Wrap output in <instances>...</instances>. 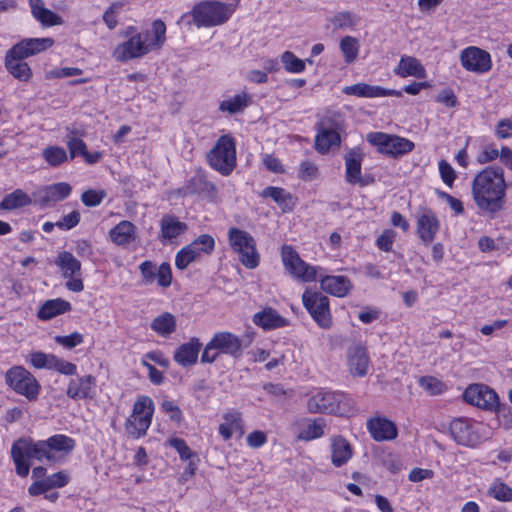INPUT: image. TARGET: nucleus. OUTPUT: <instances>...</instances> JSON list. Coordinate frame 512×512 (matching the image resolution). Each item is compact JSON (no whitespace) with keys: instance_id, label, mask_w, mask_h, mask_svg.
<instances>
[{"instance_id":"9b49d317","label":"nucleus","mask_w":512,"mask_h":512,"mask_svg":"<svg viewBox=\"0 0 512 512\" xmlns=\"http://www.w3.org/2000/svg\"><path fill=\"white\" fill-rule=\"evenodd\" d=\"M304 307L308 310L313 320L323 329L332 325L329 309V299L320 292L305 290L302 295Z\"/></svg>"},{"instance_id":"f3484780","label":"nucleus","mask_w":512,"mask_h":512,"mask_svg":"<svg viewBox=\"0 0 512 512\" xmlns=\"http://www.w3.org/2000/svg\"><path fill=\"white\" fill-rule=\"evenodd\" d=\"M216 348L219 354H227L238 358L243 351L240 338L230 332H218L209 341V349Z\"/></svg>"},{"instance_id":"58836bf2","label":"nucleus","mask_w":512,"mask_h":512,"mask_svg":"<svg viewBox=\"0 0 512 512\" xmlns=\"http://www.w3.org/2000/svg\"><path fill=\"white\" fill-rule=\"evenodd\" d=\"M111 240L117 245H126L135 239V226L130 221H121L110 231Z\"/></svg>"},{"instance_id":"473e14b6","label":"nucleus","mask_w":512,"mask_h":512,"mask_svg":"<svg viewBox=\"0 0 512 512\" xmlns=\"http://www.w3.org/2000/svg\"><path fill=\"white\" fill-rule=\"evenodd\" d=\"M55 264L60 268L64 278L81 276V262L71 252H60L55 260Z\"/></svg>"},{"instance_id":"a19ab883","label":"nucleus","mask_w":512,"mask_h":512,"mask_svg":"<svg viewBox=\"0 0 512 512\" xmlns=\"http://www.w3.org/2000/svg\"><path fill=\"white\" fill-rule=\"evenodd\" d=\"M31 203L30 197L21 189L6 195L0 203V210H14Z\"/></svg>"},{"instance_id":"a18cd8bd","label":"nucleus","mask_w":512,"mask_h":512,"mask_svg":"<svg viewBox=\"0 0 512 512\" xmlns=\"http://www.w3.org/2000/svg\"><path fill=\"white\" fill-rule=\"evenodd\" d=\"M199 253L191 248L190 245L185 246L177 252L175 256V266L180 269H186L190 263L199 259Z\"/></svg>"},{"instance_id":"bf43d9fd","label":"nucleus","mask_w":512,"mask_h":512,"mask_svg":"<svg viewBox=\"0 0 512 512\" xmlns=\"http://www.w3.org/2000/svg\"><path fill=\"white\" fill-rule=\"evenodd\" d=\"M43 480L45 482L46 488L50 490L54 488L64 487L68 483L69 477L67 474L60 471L45 477Z\"/></svg>"},{"instance_id":"1a4fd4ad","label":"nucleus","mask_w":512,"mask_h":512,"mask_svg":"<svg viewBox=\"0 0 512 512\" xmlns=\"http://www.w3.org/2000/svg\"><path fill=\"white\" fill-rule=\"evenodd\" d=\"M367 141L378 147V151L392 157L407 154L414 149V143L409 139L382 132H371L366 136Z\"/></svg>"},{"instance_id":"412c9836","label":"nucleus","mask_w":512,"mask_h":512,"mask_svg":"<svg viewBox=\"0 0 512 512\" xmlns=\"http://www.w3.org/2000/svg\"><path fill=\"white\" fill-rule=\"evenodd\" d=\"M367 429L371 437L378 442L389 441L397 436L396 425L383 417L369 419L367 421Z\"/></svg>"},{"instance_id":"0e129e2a","label":"nucleus","mask_w":512,"mask_h":512,"mask_svg":"<svg viewBox=\"0 0 512 512\" xmlns=\"http://www.w3.org/2000/svg\"><path fill=\"white\" fill-rule=\"evenodd\" d=\"M395 240V232L391 229L383 231V233L377 238V247L385 252H389L392 249Z\"/></svg>"},{"instance_id":"b1692460","label":"nucleus","mask_w":512,"mask_h":512,"mask_svg":"<svg viewBox=\"0 0 512 512\" xmlns=\"http://www.w3.org/2000/svg\"><path fill=\"white\" fill-rule=\"evenodd\" d=\"M95 384L96 379L92 375L72 379L67 388V396L73 400L92 398Z\"/></svg>"},{"instance_id":"6e6d98bb","label":"nucleus","mask_w":512,"mask_h":512,"mask_svg":"<svg viewBox=\"0 0 512 512\" xmlns=\"http://www.w3.org/2000/svg\"><path fill=\"white\" fill-rule=\"evenodd\" d=\"M419 383L424 390L432 395L441 394L445 389L444 383L433 376H424L420 379Z\"/></svg>"},{"instance_id":"e2e57ef3","label":"nucleus","mask_w":512,"mask_h":512,"mask_svg":"<svg viewBox=\"0 0 512 512\" xmlns=\"http://www.w3.org/2000/svg\"><path fill=\"white\" fill-rule=\"evenodd\" d=\"M156 278L158 280V284L161 287H168L172 281V272L170 264L167 262H163L158 270L156 271Z\"/></svg>"},{"instance_id":"5701e85b","label":"nucleus","mask_w":512,"mask_h":512,"mask_svg":"<svg viewBox=\"0 0 512 512\" xmlns=\"http://www.w3.org/2000/svg\"><path fill=\"white\" fill-rule=\"evenodd\" d=\"M71 186L66 182H59L44 187L38 192V202L42 206H49L66 199L71 193Z\"/></svg>"},{"instance_id":"8fccbe9b","label":"nucleus","mask_w":512,"mask_h":512,"mask_svg":"<svg viewBox=\"0 0 512 512\" xmlns=\"http://www.w3.org/2000/svg\"><path fill=\"white\" fill-rule=\"evenodd\" d=\"M189 245L196 250L199 253V257H201L202 253L210 254L214 250L215 242L212 236L202 234Z\"/></svg>"},{"instance_id":"aec40b11","label":"nucleus","mask_w":512,"mask_h":512,"mask_svg":"<svg viewBox=\"0 0 512 512\" xmlns=\"http://www.w3.org/2000/svg\"><path fill=\"white\" fill-rule=\"evenodd\" d=\"M25 59L21 53L13 52V48H10L5 55V68L14 78L22 82H28L32 78V70L24 61Z\"/></svg>"},{"instance_id":"09e8293b","label":"nucleus","mask_w":512,"mask_h":512,"mask_svg":"<svg viewBox=\"0 0 512 512\" xmlns=\"http://www.w3.org/2000/svg\"><path fill=\"white\" fill-rule=\"evenodd\" d=\"M284 68L291 73H300L305 69V62L296 57L292 52L285 51L281 56Z\"/></svg>"},{"instance_id":"5fc2aeb1","label":"nucleus","mask_w":512,"mask_h":512,"mask_svg":"<svg viewBox=\"0 0 512 512\" xmlns=\"http://www.w3.org/2000/svg\"><path fill=\"white\" fill-rule=\"evenodd\" d=\"M105 197L106 192L104 190L88 189L82 193L81 201L87 207H95L100 205Z\"/></svg>"},{"instance_id":"69168bd1","label":"nucleus","mask_w":512,"mask_h":512,"mask_svg":"<svg viewBox=\"0 0 512 512\" xmlns=\"http://www.w3.org/2000/svg\"><path fill=\"white\" fill-rule=\"evenodd\" d=\"M55 341L65 348L72 349L83 342V336L78 332H74L67 336H56Z\"/></svg>"},{"instance_id":"0eeeda50","label":"nucleus","mask_w":512,"mask_h":512,"mask_svg":"<svg viewBox=\"0 0 512 512\" xmlns=\"http://www.w3.org/2000/svg\"><path fill=\"white\" fill-rule=\"evenodd\" d=\"M228 240L242 265L248 269H254L259 265L260 256L256 249V241L250 233L231 227L228 230Z\"/></svg>"},{"instance_id":"c9c22d12","label":"nucleus","mask_w":512,"mask_h":512,"mask_svg":"<svg viewBox=\"0 0 512 512\" xmlns=\"http://www.w3.org/2000/svg\"><path fill=\"white\" fill-rule=\"evenodd\" d=\"M400 77L413 76L416 78L425 77V69L418 59L411 56H402L398 66L394 70Z\"/></svg>"},{"instance_id":"774afa93","label":"nucleus","mask_w":512,"mask_h":512,"mask_svg":"<svg viewBox=\"0 0 512 512\" xmlns=\"http://www.w3.org/2000/svg\"><path fill=\"white\" fill-rule=\"evenodd\" d=\"M439 172L443 182L451 187L456 177L453 167L447 161L441 160L439 162Z\"/></svg>"},{"instance_id":"2eb2a0df","label":"nucleus","mask_w":512,"mask_h":512,"mask_svg":"<svg viewBox=\"0 0 512 512\" xmlns=\"http://www.w3.org/2000/svg\"><path fill=\"white\" fill-rule=\"evenodd\" d=\"M466 402L485 409H493L498 405L496 392L482 384L470 385L464 392Z\"/></svg>"},{"instance_id":"7c9ffc66","label":"nucleus","mask_w":512,"mask_h":512,"mask_svg":"<svg viewBox=\"0 0 512 512\" xmlns=\"http://www.w3.org/2000/svg\"><path fill=\"white\" fill-rule=\"evenodd\" d=\"M363 156L361 153L352 150L345 156V180L349 184L364 185L361 176V163Z\"/></svg>"},{"instance_id":"4c0bfd02","label":"nucleus","mask_w":512,"mask_h":512,"mask_svg":"<svg viewBox=\"0 0 512 512\" xmlns=\"http://www.w3.org/2000/svg\"><path fill=\"white\" fill-rule=\"evenodd\" d=\"M151 329L162 337H169L176 331V318L169 312L162 313L155 317L151 324Z\"/></svg>"},{"instance_id":"7ed1b4c3","label":"nucleus","mask_w":512,"mask_h":512,"mask_svg":"<svg viewBox=\"0 0 512 512\" xmlns=\"http://www.w3.org/2000/svg\"><path fill=\"white\" fill-rule=\"evenodd\" d=\"M450 434L457 444L476 447L491 437V429L482 422L457 418L450 424Z\"/></svg>"},{"instance_id":"4468645a","label":"nucleus","mask_w":512,"mask_h":512,"mask_svg":"<svg viewBox=\"0 0 512 512\" xmlns=\"http://www.w3.org/2000/svg\"><path fill=\"white\" fill-rule=\"evenodd\" d=\"M462 66L476 73H485L491 69L492 62L490 54L478 47H468L461 52Z\"/></svg>"},{"instance_id":"393cba45","label":"nucleus","mask_w":512,"mask_h":512,"mask_svg":"<svg viewBox=\"0 0 512 512\" xmlns=\"http://www.w3.org/2000/svg\"><path fill=\"white\" fill-rule=\"evenodd\" d=\"M183 195L199 194L210 199H215L218 193L216 186L208 181L204 175L193 176L182 188Z\"/></svg>"},{"instance_id":"ddd939ff","label":"nucleus","mask_w":512,"mask_h":512,"mask_svg":"<svg viewBox=\"0 0 512 512\" xmlns=\"http://www.w3.org/2000/svg\"><path fill=\"white\" fill-rule=\"evenodd\" d=\"M281 256L284 266L295 278L304 282L316 279V269L304 262L291 246L284 245Z\"/></svg>"},{"instance_id":"bb28decb","label":"nucleus","mask_w":512,"mask_h":512,"mask_svg":"<svg viewBox=\"0 0 512 512\" xmlns=\"http://www.w3.org/2000/svg\"><path fill=\"white\" fill-rule=\"evenodd\" d=\"M201 343L198 338H191L189 342L181 344L174 353V360L182 367H188L197 362Z\"/></svg>"},{"instance_id":"c85d7f7f","label":"nucleus","mask_w":512,"mask_h":512,"mask_svg":"<svg viewBox=\"0 0 512 512\" xmlns=\"http://www.w3.org/2000/svg\"><path fill=\"white\" fill-rule=\"evenodd\" d=\"M352 455V447L344 437L335 436L331 439V462L335 467L346 464Z\"/></svg>"},{"instance_id":"c756f323","label":"nucleus","mask_w":512,"mask_h":512,"mask_svg":"<svg viewBox=\"0 0 512 512\" xmlns=\"http://www.w3.org/2000/svg\"><path fill=\"white\" fill-rule=\"evenodd\" d=\"M321 289L325 292L337 296L344 297L352 288V284L346 276H325L320 281Z\"/></svg>"},{"instance_id":"c03bdc74","label":"nucleus","mask_w":512,"mask_h":512,"mask_svg":"<svg viewBox=\"0 0 512 512\" xmlns=\"http://www.w3.org/2000/svg\"><path fill=\"white\" fill-rule=\"evenodd\" d=\"M42 156L52 167H56L65 163L69 158L66 150L60 146L46 147L42 152Z\"/></svg>"},{"instance_id":"13d9d810","label":"nucleus","mask_w":512,"mask_h":512,"mask_svg":"<svg viewBox=\"0 0 512 512\" xmlns=\"http://www.w3.org/2000/svg\"><path fill=\"white\" fill-rule=\"evenodd\" d=\"M168 444L178 452L182 460H189L195 456L186 442L181 438H171L169 439Z\"/></svg>"},{"instance_id":"37998d69","label":"nucleus","mask_w":512,"mask_h":512,"mask_svg":"<svg viewBox=\"0 0 512 512\" xmlns=\"http://www.w3.org/2000/svg\"><path fill=\"white\" fill-rule=\"evenodd\" d=\"M249 103V96L245 93L235 95L234 97L224 100L219 105V110L229 114L242 112Z\"/></svg>"},{"instance_id":"49530a36","label":"nucleus","mask_w":512,"mask_h":512,"mask_svg":"<svg viewBox=\"0 0 512 512\" xmlns=\"http://www.w3.org/2000/svg\"><path fill=\"white\" fill-rule=\"evenodd\" d=\"M340 49L347 63L353 62L358 55V41L351 36H345L340 41Z\"/></svg>"},{"instance_id":"e433bc0d","label":"nucleus","mask_w":512,"mask_h":512,"mask_svg":"<svg viewBox=\"0 0 512 512\" xmlns=\"http://www.w3.org/2000/svg\"><path fill=\"white\" fill-rule=\"evenodd\" d=\"M260 195L263 198H271L284 212L292 210L295 205L292 194L280 187H266Z\"/></svg>"},{"instance_id":"6ab92c4d","label":"nucleus","mask_w":512,"mask_h":512,"mask_svg":"<svg viewBox=\"0 0 512 512\" xmlns=\"http://www.w3.org/2000/svg\"><path fill=\"white\" fill-rule=\"evenodd\" d=\"M343 93L364 98H377L386 96L401 97L402 91L394 89H386L381 86H373L366 83H356L343 88Z\"/></svg>"},{"instance_id":"2f4dec72","label":"nucleus","mask_w":512,"mask_h":512,"mask_svg":"<svg viewBox=\"0 0 512 512\" xmlns=\"http://www.w3.org/2000/svg\"><path fill=\"white\" fill-rule=\"evenodd\" d=\"M72 309L70 302L62 299H49L46 300L38 310L37 316L39 319L47 321L58 315L69 312Z\"/></svg>"},{"instance_id":"a878e982","label":"nucleus","mask_w":512,"mask_h":512,"mask_svg":"<svg viewBox=\"0 0 512 512\" xmlns=\"http://www.w3.org/2000/svg\"><path fill=\"white\" fill-rule=\"evenodd\" d=\"M54 44V40L52 38H26L15 44L11 48H13V52L21 53L22 56L28 58L40 52L47 50L52 47Z\"/></svg>"},{"instance_id":"79ce46f5","label":"nucleus","mask_w":512,"mask_h":512,"mask_svg":"<svg viewBox=\"0 0 512 512\" xmlns=\"http://www.w3.org/2000/svg\"><path fill=\"white\" fill-rule=\"evenodd\" d=\"M326 422L323 418L309 420L302 428L299 438L305 441H310L321 437L324 434Z\"/></svg>"},{"instance_id":"f8f14e48","label":"nucleus","mask_w":512,"mask_h":512,"mask_svg":"<svg viewBox=\"0 0 512 512\" xmlns=\"http://www.w3.org/2000/svg\"><path fill=\"white\" fill-rule=\"evenodd\" d=\"M150 33L132 35L127 41L119 44L114 50V57L121 62L140 58L152 50V44L148 43Z\"/></svg>"},{"instance_id":"9d476101","label":"nucleus","mask_w":512,"mask_h":512,"mask_svg":"<svg viewBox=\"0 0 512 512\" xmlns=\"http://www.w3.org/2000/svg\"><path fill=\"white\" fill-rule=\"evenodd\" d=\"M344 400L343 393L320 390L308 399L307 409L310 413L344 414Z\"/></svg>"},{"instance_id":"20e7f679","label":"nucleus","mask_w":512,"mask_h":512,"mask_svg":"<svg viewBox=\"0 0 512 512\" xmlns=\"http://www.w3.org/2000/svg\"><path fill=\"white\" fill-rule=\"evenodd\" d=\"M344 129V119L339 112L327 111L318 121V133L315 138V149L324 154L333 146H339L340 133Z\"/></svg>"},{"instance_id":"f03ea898","label":"nucleus","mask_w":512,"mask_h":512,"mask_svg":"<svg viewBox=\"0 0 512 512\" xmlns=\"http://www.w3.org/2000/svg\"><path fill=\"white\" fill-rule=\"evenodd\" d=\"M507 184L500 167H487L472 182L473 199L477 207L491 215L503 209Z\"/></svg>"},{"instance_id":"72a5a7b5","label":"nucleus","mask_w":512,"mask_h":512,"mask_svg":"<svg viewBox=\"0 0 512 512\" xmlns=\"http://www.w3.org/2000/svg\"><path fill=\"white\" fill-rule=\"evenodd\" d=\"M223 419L224 422L219 426V433L224 440L230 439L234 433H239V435L244 433L240 412L231 411L225 413Z\"/></svg>"},{"instance_id":"864d4df0","label":"nucleus","mask_w":512,"mask_h":512,"mask_svg":"<svg viewBox=\"0 0 512 512\" xmlns=\"http://www.w3.org/2000/svg\"><path fill=\"white\" fill-rule=\"evenodd\" d=\"M489 493L499 501H512V488L503 482L496 481L490 487Z\"/></svg>"},{"instance_id":"603ef678","label":"nucleus","mask_w":512,"mask_h":512,"mask_svg":"<svg viewBox=\"0 0 512 512\" xmlns=\"http://www.w3.org/2000/svg\"><path fill=\"white\" fill-rule=\"evenodd\" d=\"M330 23L335 29H343L352 27L356 23L355 16L349 11H342L336 13L331 19Z\"/></svg>"},{"instance_id":"cd10ccee","label":"nucleus","mask_w":512,"mask_h":512,"mask_svg":"<svg viewBox=\"0 0 512 512\" xmlns=\"http://www.w3.org/2000/svg\"><path fill=\"white\" fill-rule=\"evenodd\" d=\"M253 322L264 330H272L288 325V320L270 307L256 313L253 316Z\"/></svg>"},{"instance_id":"338daca9","label":"nucleus","mask_w":512,"mask_h":512,"mask_svg":"<svg viewBox=\"0 0 512 512\" xmlns=\"http://www.w3.org/2000/svg\"><path fill=\"white\" fill-rule=\"evenodd\" d=\"M67 146L70 153V159H74L77 155L84 156V153L87 152L86 144L80 138L71 137L67 141Z\"/></svg>"},{"instance_id":"ea45409f","label":"nucleus","mask_w":512,"mask_h":512,"mask_svg":"<svg viewBox=\"0 0 512 512\" xmlns=\"http://www.w3.org/2000/svg\"><path fill=\"white\" fill-rule=\"evenodd\" d=\"M152 418L131 415L125 424L126 432L129 436L138 439L146 435L151 424Z\"/></svg>"},{"instance_id":"4d7b16f0","label":"nucleus","mask_w":512,"mask_h":512,"mask_svg":"<svg viewBox=\"0 0 512 512\" xmlns=\"http://www.w3.org/2000/svg\"><path fill=\"white\" fill-rule=\"evenodd\" d=\"M51 360V366L50 369H54L62 374L65 375H73L76 372V365L65 361L61 358H58L57 356L53 355Z\"/></svg>"},{"instance_id":"de8ad7c7","label":"nucleus","mask_w":512,"mask_h":512,"mask_svg":"<svg viewBox=\"0 0 512 512\" xmlns=\"http://www.w3.org/2000/svg\"><path fill=\"white\" fill-rule=\"evenodd\" d=\"M153 413L154 403L152 399L148 396H140L134 403L133 412L131 415L152 418Z\"/></svg>"},{"instance_id":"f257e3e1","label":"nucleus","mask_w":512,"mask_h":512,"mask_svg":"<svg viewBox=\"0 0 512 512\" xmlns=\"http://www.w3.org/2000/svg\"><path fill=\"white\" fill-rule=\"evenodd\" d=\"M74 447V439L63 434H56L47 440L36 442L32 439L20 438L12 444L11 457L16 467V473L21 477H26L29 474L30 464L25 458L57 463L69 455Z\"/></svg>"},{"instance_id":"f704fd0d","label":"nucleus","mask_w":512,"mask_h":512,"mask_svg":"<svg viewBox=\"0 0 512 512\" xmlns=\"http://www.w3.org/2000/svg\"><path fill=\"white\" fill-rule=\"evenodd\" d=\"M31 13L39 22L45 26L62 24V18L56 13L44 7L43 0H28Z\"/></svg>"},{"instance_id":"dca6fc26","label":"nucleus","mask_w":512,"mask_h":512,"mask_svg":"<svg viewBox=\"0 0 512 512\" xmlns=\"http://www.w3.org/2000/svg\"><path fill=\"white\" fill-rule=\"evenodd\" d=\"M417 235L426 245H430L439 231L440 223L436 214L430 209H422L416 215Z\"/></svg>"},{"instance_id":"39448f33","label":"nucleus","mask_w":512,"mask_h":512,"mask_svg":"<svg viewBox=\"0 0 512 512\" xmlns=\"http://www.w3.org/2000/svg\"><path fill=\"white\" fill-rule=\"evenodd\" d=\"M210 166L224 176L231 174L236 166V143L230 135L218 138L207 154Z\"/></svg>"},{"instance_id":"3c124183","label":"nucleus","mask_w":512,"mask_h":512,"mask_svg":"<svg viewBox=\"0 0 512 512\" xmlns=\"http://www.w3.org/2000/svg\"><path fill=\"white\" fill-rule=\"evenodd\" d=\"M152 33H153V37L154 39L152 41H150L148 39V43L149 44H152V49L153 48H161L166 40V25L165 23L158 19V20H155L152 24Z\"/></svg>"},{"instance_id":"4be33fe9","label":"nucleus","mask_w":512,"mask_h":512,"mask_svg":"<svg viewBox=\"0 0 512 512\" xmlns=\"http://www.w3.org/2000/svg\"><path fill=\"white\" fill-rule=\"evenodd\" d=\"M349 371L353 376L363 377L368 372L369 357L361 345L349 347L347 352Z\"/></svg>"},{"instance_id":"6e6552de","label":"nucleus","mask_w":512,"mask_h":512,"mask_svg":"<svg viewBox=\"0 0 512 512\" xmlns=\"http://www.w3.org/2000/svg\"><path fill=\"white\" fill-rule=\"evenodd\" d=\"M7 385L16 393L25 396L28 400L38 397L40 384L27 369L22 366H14L5 374Z\"/></svg>"},{"instance_id":"423d86ee","label":"nucleus","mask_w":512,"mask_h":512,"mask_svg":"<svg viewBox=\"0 0 512 512\" xmlns=\"http://www.w3.org/2000/svg\"><path fill=\"white\" fill-rule=\"evenodd\" d=\"M194 24L200 27H214L225 23L232 14L229 6L219 1H201L190 12Z\"/></svg>"},{"instance_id":"052dcab7","label":"nucleus","mask_w":512,"mask_h":512,"mask_svg":"<svg viewBox=\"0 0 512 512\" xmlns=\"http://www.w3.org/2000/svg\"><path fill=\"white\" fill-rule=\"evenodd\" d=\"M53 354H45L37 351L30 355V363L37 369H50Z\"/></svg>"},{"instance_id":"680f3d73","label":"nucleus","mask_w":512,"mask_h":512,"mask_svg":"<svg viewBox=\"0 0 512 512\" xmlns=\"http://www.w3.org/2000/svg\"><path fill=\"white\" fill-rule=\"evenodd\" d=\"M318 176V167L310 162L303 161L299 168V177L304 181H312Z\"/></svg>"},{"instance_id":"a211bd4d","label":"nucleus","mask_w":512,"mask_h":512,"mask_svg":"<svg viewBox=\"0 0 512 512\" xmlns=\"http://www.w3.org/2000/svg\"><path fill=\"white\" fill-rule=\"evenodd\" d=\"M188 229L185 222H182L172 214H165L160 220L159 240L162 244L174 243Z\"/></svg>"}]
</instances>
